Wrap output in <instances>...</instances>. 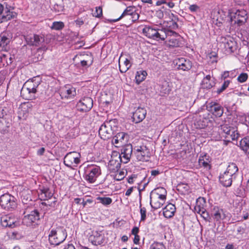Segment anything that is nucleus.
<instances>
[{
  "mask_svg": "<svg viewBox=\"0 0 249 249\" xmlns=\"http://www.w3.org/2000/svg\"><path fill=\"white\" fill-rule=\"evenodd\" d=\"M140 213H141V218H146L147 211L144 207H142L140 205Z\"/></svg>",
  "mask_w": 249,
  "mask_h": 249,
  "instance_id": "052dcab7",
  "label": "nucleus"
},
{
  "mask_svg": "<svg viewBox=\"0 0 249 249\" xmlns=\"http://www.w3.org/2000/svg\"><path fill=\"white\" fill-rule=\"evenodd\" d=\"M14 9L13 7L6 5L5 8L4 9L2 19H3L4 21H7L16 18L17 16V14L14 11Z\"/></svg>",
  "mask_w": 249,
  "mask_h": 249,
  "instance_id": "b1692460",
  "label": "nucleus"
},
{
  "mask_svg": "<svg viewBox=\"0 0 249 249\" xmlns=\"http://www.w3.org/2000/svg\"><path fill=\"white\" fill-rule=\"evenodd\" d=\"M179 37V35L178 34V36H175L174 35L168 36L167 37L168 38L167 43L169 45V46L172 47H179L180 45V42L178 40V38H177Z\"/></svg>",
  "mask_w": 249,
  "mask_h": 249,
  "instance_id": "2f4dec72",
  "label": "nucleus"
},
{
  "mask_svg": "<svg viewBox=\"0 0 249 249\" xmlns=\"http://www.w3.org/2000/svg\"><path fill=\"white\" fill-rule=\"evenodd\" d=\"M199 9V6L196 4H192L189 7V10L192 12H196Z\"/></svg>",
  "mask_w": 249,
  "mask_h": 249,
  "instance_id": "69168bd1",
  "label": "nucleus"
},
{
  "mask_svg": "<svg viewBox=\"0 0 249 249\" xmlns=\"http://www.w3.org/2000/svg\"><path fill=\"white\" fill-rule=\"evenodd\" d=\"M81 154L77 152H70L66 154L64 159V164L71 168L77 166L81 161Z\"/></svg>",
  "mask_w": 249,
  "mask_h": 249,
  "instance_id": "423d86ee",
  "label": "nucleus"
},
{
  "mask_svg": "<svg viewBox=\"0 0 249 249\" xmlns=\"http://www.w3.org/2000/svg\"><path fill=\"white\" fill-rule=\"evenodd\" d=\"M1 225L4 227L10 228H15L19 225V222L15 220V219H0Z\"/></svg>",
  "mask_w": 249,
  "mask_h": 249,
  "instance_id": "72a5a7b5",
  "label": "nucleus"
},
{
  "mask_svg": "<svg viewBox=\"0 0 249 249\" xmlns=\"http://www.w3.org/2000/svg\"><path fill=\"white\" fill-rule=\"evenodd\" d=\"M33 104L31 102H25L21 103L18 107V114L20 118L25 119L32 111Z\"/></svg>",
  "mask_w": 249,
  "mask_h": 249,
  "instance_id": "dca6fc26",
  "label": "nucleus"
},
{
  "mask_svg": "<svg viewBox=\"0 0 249 249\" xmlns=\"http://www.w3.org/2000/svg\"><path fill=\"white\" fill-rule=\"evenodd\" d=\"M210 163V160L209 159V157L207 154H204L199 157L198 163L200 166L210 169L211 168Z\"/></svg>",
  "mask_w": 249,
  "mask_h": 249,
  "instance_id": "c9c22d12",
  "label": "nucleus"
},
{
  "mask_svg": "<svg viewBox=\"0 0 249 249\" xmlns=\"http://www.w3.org/2000/svg\"><path fill=\"white\" fill-rule=\"evenodd\" d=\"M26 40L28 45L35 46H39L44 40L41 36L36 34L27 37Z\"/></svg>",
  "mask_w": 249,
  "mask_h": 249,
  "instance_id": "a878e982",
  "label": "nucleus"
},
{
  "mask_svg": "<svg viewBox=\"0 0 249 249\" xmlns=\"http://www.w3.org/2000/svg\"><path fill=\"white\" fill-rule=\"evenodd\" d=\"M220 127L222 132L225 134V135H229L230 133H231V130L234 129L233 127L228 126L227 124L221 125Z\"/></svg>",
  "mask_w": 249,
  "mask_h": 249,
  "instance_id": "864d4df0",
  "label": "nucleus"
},
{
  "mask_svg": "<svg viewBox=\"0 0 249 249\" xmlns=\"http://www.w3.org/2000/svg\"><path fill=\"white\" fill-rule=\"evenodd\" d=\"M137 178V175L136 174H132L131 176H129L127 178V182L129 184H133L135 179Z\"/></svg>",
  "mask_w": 249,
  "mask_h": 249,
  "instance_id": "680f3d73",
  "label": "nucleus"
},
{
  "mask_svg": "<svg viewBox=\"0 0 249 249\" xmlns=\"http://www.w3.org/2000/svg\"><path fill=\"white\" fill-rule=\"evenodd\" d=\"M59 93L63 100H72L76 95V89L70 84H67L60 88Z\"/></svg>",
  "mask_w": 249,
  "mask_h": 249,
  "instance_id": "0eeeda50",
  "label": "nucleus"
},
{
  "mask_svg": "<svg viewBox=\"0 0 249 249\" xmlns=\"http://www.w3.org/2000/svg\"><path fill=\"white\" fill-rule=\"evenodd\" d=\"M116 136L117 137V139H119V141H120V142H122L126 136V134L124 132H121L118 133Z\"/></svg>",
  "mask_w": 249,
  "mask_h": 249,
  "instance_id": "0e129e2a",
  "label": "nucleus"
},
{
  "mask_svg": "<svg viewBox=\"0 0 249 249\" xmlns=\"http://www.w3.org/2000/svg\"><path fill=\"white\" fill-rule=\"evenodd\" d=\"M67 236L65 229L57 228L55 230H52L49 235V240L51 244L58 245L63 242Z\"/></svg>",
  "mask_w": 249,
  "mask_h": 249,
  "instance_id": "7ed1b4c3",
  "label": "nucleus"
},
{
  "mask_svg": "<svg viewBox=\"0 0 249 249\" xmlns=\"http://www.w3.org/2000/svg\"><path fill=\"white\" fill-rule=\"evenodd\" d=\"M127 155V154H124V153L122 152L121 154L119 153V159L121 160L122 163H126L130 160L131 155L129 154H128V156Z\"/></svg>",
  "mask_w": 249,
  "mask_h": 249,
  "instance_id": "8fccbe9b",
  "label": "nucleus"
},
{
  "mask_svg": "<svg viewBox=\"0 0 249 249\" xmlns=\"http://www.w3.org/2000/svg\"><path fill=\"white\" fill-rule=\"evenodd\" d=\"M122 162L119 159V153H114L111 156V159L108 164V168L110 173H116L120 170Z\"/></svg>",
  "mask_w": 249,
  "mask_h": 249,
  "instance_id": "4468645a",
  "label": "nucleus"
},
{
  "mask_svg": "<svg viewBox=\"0 0 249 249\" xmlns=\"http://www.w3.org/2000/svg\"><path fill=\"white\" fill-rule=\"evenodd\" d=\"M150 195L166 198L167 191L163 187H157L152 191Z\"/></svg>",
  "mask_w": 249,
  "mask_h": 249,
  "instance_id": "58836bf2",
  "label": "nucleus"
},
{
  "mask_svg": "<svg viewBox=\"0 0 249 249\" xmlns=\"http://www.w3.org/2000/svg\"><path fill=\"white\" fill-rule=\"evenodd\" d=\"M114 122L113 120L106 121L101 125L99 135L102 139L106 140L111 137L114 131L111 125Z\"/></svg>",
  "mask_w": 249,
  "mask_h": 249,
  "instance_id": "9b49d317",
  "label": "nucleus"
},
{
  "mask_svg": "<svg viewBox=\"0 0 249 249\" xmlns=\"http://www.w3.org/2000/svg\"><path fill=\"white\" fill-rule=\"evenodd\" d=\"M210 75H206L202 80L201 86L204 89H210L213 86V83L211 81Z\"/></svg>",
  "mask_w": 249,
  "mask_h": 249,
  "instance_id": "c03bdc74",
  "label": "nucleus"
},
{
  "mask_svg": "<svg viewBox=\"0 0 249 249\" xmlns=\"http://www.w3.org/2000/svg\"><path fill=\"white\" fill-rule=\"evenodd\" d=\"M101 169L99 166L88 165L85 171V179L89 183H94L101 175Z\"/></svg>",
  "mask_w": 249,
  "mask_h": 249,
  "instance_id": "f03ea898",
  "label": "nucleus"
},
{
  "mask_svg": "<svg viewBox=\"0 0 249 249\" xmlns=\"http://www.w3.org/2000/svg\"><path fill=\"white\" fill-rule=\"evenodd\" d=\"M238 171V168L237 165L235 163L231 162L229 163L225 172L233 177Z\"/></svg>",
  "mask_w": 249,
  "mask_h": 249,
  "instance_id": "79ce46f5",
  "label": "nucleus"
},
{
  "mask_svg": "<svg viewBox=\"0 0 249 249\" xmlns=\"http://www.w3.org/2000/svg\"><path fill=\"white\" fill-rule=\"evenodd\" d=\"M239 136V134L237 131L235 130L234 129H232L231 131V133H230L229 135H224V137L227 139L228 141H230L231 140L232 141L237 140Z\"/></svg>",
  "mask_w": 249,
  "mask_h": 249,
  "instance_id": "49530a36",
  "label": "nucleus"
},
{
  "mask_svg": "<svg viewBox=\"0 0 249 249\" xmlns=\"http://www.w3.org/2000/svg\"><path fill=\"white\" fill-rule=\"evenodd\" d=\"M96 199L98 201V202L101 203L104 206L109 205L112 202V198L109 197L98 196Z\"/></svg>",
  "mask_w": 249,
  "mask_h": 249,
  "instance_id": "a18cd8bd",
  "label": "nucleus"
},
{
  "mask_svg": "<svg viewBox=\"0 0 249 249\" xmlns=\"http://www.w3.org/2000/svg\"><path fill=\"white\" fill-rule=\"evenodd\" d=\"M133 153L138 161H147L150 158V152L145 145H137L133 148Z\"/></svg>",
  "mask_w": 249,
  "mask_h": 249,
  "instance_id": "39448f33",
  "label": "nucleus"
},
{
  "mask_svg": "<svg viewBox=\"0 0 249 249\" xmlns=\"http://www.w3.org/2000/svg\"><path fill=\"white\" fill-rule=\"evenodd\" d=\"M93 105V100L91 97L84 96L82 97L77 102L75 107L78 111L82 113H86L91 110Z\"/></svg>",
  "mask_w": 249,
  "mask_h": 249,
  "instance_id": "6e6552de",
  "label": "nucleus"
},
{
  "mask_svg": "<svg viewBox=\"0 0 249 249\" xmlns=\"http://www.w3.org/2000/svg\"><path fill=\"white\" fill-rule=\"evenodd\" d=\"M103 15V10L101 6L96 7L95 11L93 13V16L96 18H100Z\"/></svg>",
  "mask_w": 249,
  "mask_h": 249,
  "instance_id": "4d7b16f0",
  "label": "nucleus"
},
{
  "mask_svg": "<svg viewBox=\"0 0 249 249\" xmlns=\"http://www.w3.org/2000/svg\"><path fill=\"white\" fill-rule=\"evenodd\" d=\"M150 205L154 209L160 208L165 202L166 198L161 197L154 195L150 196Z\"/></svg>",
  "mask_w": 249,
  "mask_h": 249,
  "instance_id": "aec40b11",
  "label": "nucleus"
},
{
  "mask_svg": "<svg viewBox=\"0 0 249 249\" xmlns=\"http://www.w3.org/2000/svg\"><path fill=\"white\" fill-rule=\"evenodd\" d=\"M10 35L8 32H4L0 36V47H4L10 41Z\"/></svg>",
  "mask_w": 249,
  "mask_h": 249,
  "instance_id": "ea45409f",
  "label": "nucleus"
},
{
  "mask_svg": "<svg viewBox=\"0 0 249 249\" xmlns=\"http://www.w3.org/2000/svg\"><path fill=\"white\" fill-rule=\"evenodd\" d=\"M53 9L55 12L59 13L64 11V5L63 2L61 1L60 3H56L54 4Z\"/></svg>",
  "mask_w": 249,
  "mask_h": 249,
  "instance_id": "3c124183",
  "label": "nucleus"
},
{
  "mask_svg": "<svg viewBox=\"0 0 249 249\" xmlns=\"http://www.w3.org/2000/svg\"><path fill=\"white\" fill-rule=\"evenodd\" d=\"M39 219H34L33 220L32 219H22V223L26 225L27 226H32L34 227L36 224V220H38Z\"/></svg>",
  "mask_w": 249,
  "mask_h": 249,
  "instance_id": "603ef678",
  "label": "nucleus"
},
{
  "mask_svg": "<svg viewBox=\"0 0 249 249\" xmlns=\"http://www.w3.org/2000/svg\"><path fill=\"white\" fill-rule=\"evenodd\" d=\"M0 206L7 211H13L17 207L16 198L9 193H6L0 196Z\"/></svg>",
  "mask_w": 249,
  "mask_h": 249,
  "instance_id": "20e7f679",
  "label": "nucleus"
},
{
  "mask_svg": "<svg viewBox=\"0 0 249 249\" xmlns=\"http://www.w3.org/2000/svg\"><path fill=\"white\" fill-rule=\"evenodd\" d=\"M40 79L39 77H34L28 80L23 85L25 87H29L37 91V89L40 84Z\"/></svg>",
  "mask_w": 249,
  "mask_h": 249,
  "instance_id": "bb28decb",
  "label": "nucleus"
},
{
  "mask_svg": "<svg viewBox=\"0 0 249 249\" xmlns=\"http://www.w3.org/2000/svg\"><path fill=\"white\" fill-rule=\"evenodd\" d=\"M169 27L172 29H177L178 28V23L173 20L170 21Z\"/></svg>",
  "mask_w": 249,
  "mask_h": 249,
  "instance_id": "338daca9",
  "label": "nucleus"
},
{
  "mask_svg": "<svg viewBox=\"0 0 249 249\" xmlns=\"http://www.w3.org/2000/svg\"><path fill=\"white\" fill-rule=\"evenodd\" d=\"M114 175H111L113 176V178L117 181H120L123 179L125 176V173L124 171L120 170L114 173Z\"/></svg>",
  "mask_w": 249,
  "mask_h": 249,
  "instance_id": "de8ad7c7",
  "label": "nucleus"
},
{
  "mask_svg": "<svg viewBox=\"0 0 249 249\" xmlns=\"http://www.w3.org/2000/svg\"><path fill=\"white\" fill-rule=\"evenodd\" d=\"M37 91H36L33 89H31L30 88H28L25 86L22 87L20 91V94L21 97L28 100H32L36 99V94Z\"/></svg>",
  "mask_w": 249,
  "mask_h": 249,
  "instance_id": "a211bd4d",
  "label": "nucleus"
},
{
  "mask_svg": "<svg viewBox=\"0 0 249 249\" xmlns=\"http://www.w3.org/2000/svg\"><path fill=\"white\" fill-rule=\"evenodd\" d=\"M8 56V53H2L0 52V62L3 63L5 62L7 64L8 63L7 57Z\"/></svg>",
  "mask_w": 249,
  "mask_h": 249,
  "instance_id": "e2e57ef3",
  "label": "nucleus"
},
{
  "mask_svg": "<svg viewBox=\"0 0 249 249\" xmlns=\"http://www.w3.org/2000/svg\"><path fill=\"white\" fill-rule=\"evenodd\" d=\"M65 26L64 23L62 21H54L53 23L51 29L55 30H61Z\"/></svg>",
  "mask_w": 249,
  "mask_h": 249,
  "instance_id": "09e8293b",
  "label": "nucleus"
},
{
  "mask_svg": "<svg viewBox=\"0 0 249 249\" xmlns=\"http://www.w3.org/2000/svg\"><path fill=\"white\" fill-rule=\"evenodd\" d=\"M20 213L24 215V218H35L39 216V213L37 210L34 209L32 207H28L20 210Z\"/></svg>",
  "mask_w": 249,
  "mask_h": 249,
  "instance_id": "5701e85b",
  "label": "nucleus"
},
{
  "mask_svg": "<svg viewBox=\"0 0 249 249\" xmlns=\"http://www.w3.org/2000/svg\"><path fill=\"white\" fill-rule=\"evenodd\" d=\"M53 196V194L51 192L49 189L44 188L40 190L38 194V196L41 200H46L50 199Z\"/></svg>",
  "mask_w": 249,
  "mask_h": 249,
  "instance_id": "4c0bfd02",
  "label": "nucleus"
},
{
  "mask_svg": "<svg viewBox=\"0 0 249 249\" xmlns=\"http://www.w3.org/2000/svg\"><path fill=\"white\" fill-rule=\"evenodd\" d=\"M218 54L215 52H211L208 53L206 58L210 64L216 63L218 61Z\"/></svg>",
  "mask_w": 249,
  "mask_h": 249,
  "instance_id": "37998d69",
  "label": "nucleus"
},
{
  "mask_svg": "<svg viewBox=\"0 0 249 249\" xmlns=\"http://www.w3.org/2000/svg\"><path fill=\"white\" fill-rule=\"evenodd\" d=\"M146 110L143 107H139L133 113L132 119L135 123H139L142 122L146 115Z\"/></svg>",
  "mask_w": 249,
  "mask_h": 249,
  "instance_id": "412c9836",
  "label": "nucleus"
},
{
  "mask_svg": "<svg viewBox=\"0 0 249 249\" xmlns=\"http://www.w3.org/2000/svg\"><path fill=\"white\" fill-rule=\"evenodd\" d=\"M238 146L245 154H249V137H245L239 142Z\"/></svg>",
  "mask_w": 249,
  "mask_h": 249,
  "instance_id": "473e14b6",
  "label": "nucleus"
},
{
  "mask_svg": "<svg viewBox=\"0 0 249 249\" xmlns=\"http://www.w3.org/2000/svg\"><path fill=\"white\" fill-rule=\"evenodd\" d=\"M133 152V148L131 145H127L122 149V152L131 155Z\"/></svg>",
  "mask_w": 249,
  "mask_h": 249,
  "instance_id": "bf43d9fd",
  "label": "nucleus"
},
{
  "mask_svg": "<svg viewBox=\"0 0 249 249\" xmlns=\"http://www.w3.org/2000/svg\"><path fill=\"white\" fill-rule=\"evenodd\" d=\"M210 110L212 114L216 117H220L224 112L223 107L216 102H211L209 104Z\"/></svg>",
  "mask_w": 249,
  "mask_h": 249,
  "instance_id": "4be33fe9",
  "label": "nucleus"
},
{
  "mask_svg": "<svg viewBox=\"0 0 249 249\" xmlns=\"http://www.w3.org/2000/svg\"><path fill=\"white\" fill-rule=\"evenodd\" d=\"M248 19L247 12L244 9L238 10L236 12L230 13V19L238 26L243 25Z\"/></svg>",
  "mask_w": 249,
  "mask_h": 249,
  "instance_id": "1a4fd4ad",
  "label": "nucleus"
},
{
  "mask_svg": "<svg viewBox=\"0 0 249 249\" xmlns=\"http://www.w3.org/2000/svg\"><path fill=\"white\" fill-rule=\"evenodd\" d=\"M219 179L222 185L225 187H230L232 184V176L224 172L220 175Z\"/></svg>",
  "mask_w": 249,
  "mask_h": 249,
  "instance_id": "cd10ccee",
  "label": "nucleus"
},
{
  "mask_svg": "<svg viewBox=\"0 0 249 249\" xmlns=\"http://www.w3.org/2000/svg\"><path fill=\"white\" fill-rule=\"evenodd\" d=\"M142 33L144 36L149 38L153 39L157 41L160 40H164L167 38V36L174 35H178V33L170 30L156 29L149 26H145L142 29Z\"/></svg>",
  "mask_w": 249,
  "mask_h": 249,
  "instance_id": "f257e3e1",
  "label": "nucleus"
},
{
  "mask_svg": "<svg viewBox=\"0 0 249 249\" xmlns=\"http://www.w3.org/2000/svg\"><path fill=\"white\" fill-rule=\"evenodd\" d=\"M248 78V74L247 73L242 72L238 76L237 80L239 83L246 82Z\"/></svg>",
  "mask_w": 249,
  "mask_h": 249,
  "instance_id": "6e6d98bb",
  "label": "nucleus"
},
{
  "mask_svg": "<svg viewBox=\"0 0 249 249\" xmlns=\"http://www.w3.org/2000/svg\"><path fill=\"white\" fill-rule=\"evenodd\" d=\"M231 83L230 80H226L224 82L221 87L217 90V93L218 94H220L223 91H224L229 86Z\"/></svg>",
  "mask_w": 249,
  "mask_h": 249,
  "instance_id": "5fc2aeb1",
  "label": "nucleus"
},
{
  "mask_svg": "<svg viewBox=\"0 0 249 249\" xmlns=\"http://www.w3.org/2000/svg\"><path fill=\"white\" fill-rule=\"evenodd\" d=\"M174 63L178 70L188 71L192 67V62L189 59L184 57L177 58L174 60Z\"/></svg>",
  "mask_w": 249,
  "mask_h": 249,
  "instance_id": "2eb2a0df",
  "label": "nucleus"
},
{
  "mask_svg": "<svg viewBox=\"0 0 249 249\" xmlns=\"http://www.w3.org/2000/svg\"><path fill=\"white\" fill-rule=\"evenodd\" d=\"M147 75V73L145 71H138L136 74L135 80L137 84H140L144 81Z\"/></svg>",
  "mask_w": 249,
  "mask_h": 249,
  "instance_id": "a19ab883",
  "label": "nucleus"
},
{
  "mask_svg": "<svg viewBox=\"0 0 249 249\" xmlns=\"http://www.w3.org/2000/svg\"><path fill=\"white\" fill-rule=\"evenodd\" d=\"M211 215L215 218H226L228 216L224 210L218 206H214L211 210Z\"/></svg>",
  "mask_w": 249,
  "mask_h": 249,
  "instance_id": "c756f323",
  "label": "nucleus"
},
{
  "mask_svg": "<svg viewBox=\"0 0 249 249\" xmlns=\"http://www.w3.org/2000/svg\"><path fill=\"white\" fill-rule=\"evenodd\" d=\"M12 120L10 118H0V133L5 134L8 132L11 125Z\"/></svg>",
  "mask_w": 249,
  "mask_h": 249,
  "instance_id": "393cba45",
  "label": "nucleus"
},
{
  "mask_svg": "<svg viewBox=\"0 0 249 249\" xmlns=\"http://www.w3.org/2000/svg\"><path fill=\"white\" fill-rule=\"evenodd\" d=\"M209 116V114H207L206 116L203 115L201 119L197 121V125L199 128H204L213 124V120H210Z\"/></svg>",
  "mask_w": 249,
  "mask_h": 249,
  "instance_id": "7c9ffc66",
  "label": "nucleus"
},
{
  "mask_svg": "<svg viewBox=\"0 0 249 249\" xmlns=\"http://www.w3.org/2000/svg\"><path fill=\"white\" fill-rule=\"evenodd\" d=\"M150 249H165V247L161 243L154 242L150 246Z\"/></svg>",
  "mask_w": 249,
  "mask_h": 249,
  "instance_id": "13d9d810",
  "label": "nucleus"
},
{
  "mask_svg": "<svg viewBox=\"0 0 249 249\" xmlns=\"http://www.w3.org/2000/svg\"><path fill=\"white\" fill-rule=\"evenodd\" d=\"M205 206L206 199L204 197H198L196 199V205L194 208L195 213L199 214L202 218H207L209 214L205 208Z\"/></svg>",
  "mask_w": 249,
  "mask_h": 249,
  "instance_id": "ddd939ff",
  "label": "nucleus"
},
{
  "mask_svg": "<svg viewBox=\"0 0 249 249\" xmlns=\"http://www.w3.org/2000/svg\"><path fill=\"white\" fill-rule=\"evenodd\" d=\"M218 41L223 44L225 50L229 53H233L236 49V42L234 39L230 36H220Z\"/></svg>",
  "mask_w": 249,
  "mask_h": 249,
  "instance_id": "f8f14e48",
  "label": "nucleus"
},
{
  "mask_svg": "<svg viewBox=\"0 0 249 249\" xmlns=\"http://www.w3.org/2000/svg\"><path fill=\"white\" fill-rule=\"evenodd\" d=\"M125 17H128L129 20L134 22L139 19V15L135 10L134 6H128L120 17L116 19H109V21L110 22H116Z\"/></svg>",
  "mask_w": 249,
  "mask_h": 249,
  "instance_id": "9d476101",
  "label": "nucleus"
},
{
  "mask_svg": "<svg viewBox=\"0 0 249 249\" xmlns=\"http://www.w3.org/2000/svg\"><path fill=\"white\" fill-rule=\"evenodd\" d=\"M93 202V200L92 199H87L86 200H83V201L82 202L83 205L84 207H85L87 204H91Z\"/></svg>",
  "mask_w": 249,
  "mask_h": 249,
  "instance_id": "774afa93",
  "label": "nucleus"
},
{
  "mask_svg": "<svg viewBox=\"0 0 249 249\" xmlns=\"http://www.w3.org/2000/svg\"><path fill=\"white\" fill-rule=\"evenodd\" d=\"M121 57L119 58V61ZM131 66L132 63L130 62V60L129 58H126L122 64H121L119 62V66L120 71L121 73H125L129 69Z\"/></svg>",
  "mask_w": 249,
  "mask_h": 249,
  "instance_id": "e433bc0d",
  "label": "nucleus"
},
{
  "mask_svg": "<svg viewBox=\"0 0 249 249\" xmlns=\"http://www.w3.org/2000/svg\"><path fill=\"white\" fill-rule=\"evenodd\" d=\"M89 240L94 245H101L105 242V235L102 234L101 231H95L89 236Z\"/></svg>",
  "mask_w": 249,
  "mask_h": 249,
  "instance_id": "6ab92c4d",
  "label": "nucleus"
},
{
  "mask_svg": "<svg viewBox=\"0 0 249 249\" xmlns=\"http://www.w3.org/2000/svg\"><path fill=\"white\" fill-rule=\"evenodd\" d=\"M177 190L181 195H188L191 193L189 185L187 183H180L177 186Z\"/></svg>",
  "mask_w": 249,
  "mask_h": 249,
  "instance_id": "f704fd0d",
  "label": "nucleus"
},
{
  "mask_svg": "<svg viewBox=\"0 0 249 249\" xmlns=\"http://www.w3.org/2000/svg\"><path fill=\"white\" fill-rule=\"evenodd\" d=\"M162 211L165 218H172L176 213V208L175 205L169 203L163 209Z\"/></svg>",
  "mask_w": 249,
  "mask_h": 249,
  "instance_id": "c85d7f7f",
  "label": "nucleus"
},
{
  "mask_svg": "<svg viewBox=\"0 0 249 249\" xmlns=\"http://www.w3.org/2000/svg\"><path fill=\"white\" fill-rule=\"evenodd\" d=\"M12 105L7 102L0 104V118H10L12 113Z\"/></svg>",
  "mask_w": 249,
  "mask_h": 249,
  "instance_id": "f3484780",
  "label": "nucleus"
}]
</instances>
